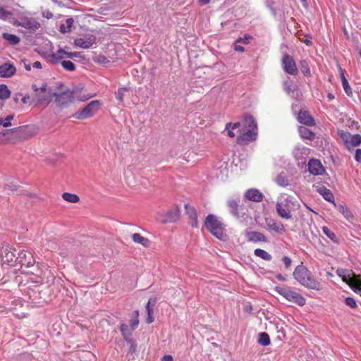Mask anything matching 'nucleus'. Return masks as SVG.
<instances>
[{
	"label": "nucleus",
	"mask_w": 361,
	"mask_h": 361,
	"mask_svg": "<svg viewBox=\"0 0 361 361\" xmlns=\"http://www.w3.org/2000/svg\"><path fill=\"white\" fill-rule=\"evenodd\" d=\"M238 129L239 135L237 136L236 142L240 145H247L256 140L257 136V126L255 119L251 115H245L243 122L241 125L240 122L227 123L225 126V130L229 137L233 138L236 134L234 130Z\"/></svg>",
	"instance_id": "obj_1"
},
{
	"label": "nucleus",
	"mask_w": 361,
	"mask_h": 361,
	"mask_svg": "<svg viewBox=\"0 0 361 361\" xmlns=\"http://www.w3.org/2000/svg\"><path fill=\"white\" fill-rule=\"evenodd\" d=\"M206 228L214 236L220 240L226 237L225 225L213 214H209L204 221Z\"/></svg>",
	"instance_id": "obj_2"
},
{
	"label": "nucleus",
	"mask_w": 361,
	"mask_h": 361,
	"mask_svg": "<svg viewBox=\"0 0 361 361\" xmlns=\"http://www.w3.org/2000/svg\"><path fill=\"white\" fill-rule=\"evenodd\" d=\"M336 274L343 281L348 284L354 290H361V277L354 274L350 269H338Z\"/></svg>",
	"instance_id": "obj_3"
},
{
	"label": "nucleus",
	"mask_w": 361,
	"mask_h": 361,
	"mask_svg": "<svg viewBox=\"0 0 361 361\" xmlns=\"http://www.w3.org/2000/svg\"><path fill=\"white\" fill-rule=\"evenodd\" d=\"M294 278L302 286L314 288L315 281L314 278L311 276L309 270L303 266H298L294 272Z\"/></svg>",
	"instance_id": "obj_4"
},
{
	"label": "nucleus",
	"mask_w": 361,
	"mask_h": 361,
	"mask_svg": "<svg viewBox=\"0 0 361 361\" xmlns=\"http://www.w3.org/2000/svg\"><path fill=\"white\" fill-rule=\"evenodd\" d=\"M101 102L99 100H93L88 103L82 109L76 111L73 117L78 120H85L92 117L99 109Z\"/></svg>",
	"instance_id": "obj_5"
},
{
	"label": "nucleus",
	"mask_w": 361,
	"mask_h": 361,
	"mask_svg": "<svg viewBox=\"0 0 361 361\" xmlns=\"http://www.w3.org/2000/svg\"><path fill=\"white\" fill-rule=\"evenodd\" d=\"M32 90L35 92V97L39 104H48L54 97L52 94L54 92L51 89H47V84H43L40 87L33 85Z\"/></svg>",
	"instance_id": "obj_6"
},
{
	"label": "nucleus",
	"mask_w": 361,
	"mask_h": 361,
	"mask_svg": "<svg viewBox=\"0 0 361 361\" xmlns=\"http://www.w3.org/2000/svg\"><path fill=\"white\" fill-rule=\"evenodd\" d=\"M276 290L283 298L290 302L300 306L305 304V299L300 294L288 287H276Z\"/></svg>",
	"instance_id": "obj_7"
},
{
	"label": "nucleus",
	"mask_w": 361,
	"mask_h": 361,
	"mask_svg": "<svg viewBox=\"0 0 361 361\" xmlns=\"http://www.w3.org/2000/svg\"><path fill=\"white\" fill-rule=\"evenodd\" d=\"M276 290L283 298L290 302L300 306L305 304V299L300 294L288 287H276Z\"/></svg>",
	"instance_id": "obj_8"
},
{
	"label": "nucleus",
	"mask_w": 361,
	"mask_h": 361,
	"mask_svg": "<svg viewBox=\"0 0 361 361\" xmlns=\"http://www.w3.org/2000/svg\"><path fill=\"white\" fill-rule=\"evenodd\" d=\"M52 94L55 97L56 105L61 109L67 108L75 102L73 92L70 89H66L59 92H54Z\"/></svg>",
	"instance_id": "obj_9"
},
{
	"label": "nucleus",
	"mask_w": 361,
	"mask_h": 361,
	"mask_svg": "<svg viewBox=\"0 0 361 361\" xmlns=\"http://www.w3.org/2000/svg\"><path fill=\"white\" fill-rule=\"evenodd\" d=\"M338 134L343 142L346 148L351 151L354 147L361 144V135L359 134L352 135L344 130H338Z\"/></svg>",
	"instance_id": "obj_10"
},
{
	"label": "nucleus",
	"mask_w": 361,
	"mask_h": 361,
	"mask_svg": "<svg viewBox=\"0 0 361 361\" xmlns=\"http://www.w3.org/2000/svg\"><path fill=\"white\" fill-rule=\"evenodd\" d=\"M16 249L6 243L0 244V257L4 264H12L17 260Z\"/></svg>",
	"instance_id": "obj_11"
},
{
	"label": "nucleus",
	"mask_w": 361,
	"mask_h": 361,
	"mask_svg": "<svg viewBox=\"0 0 361 361\" xmlns=\"http://www.w3.org/2000/svg\"><path fill=\"white\" fill-rule=\"evenodd\" d=\"M227 204L231 213L236 218L243 217L248 212L247 208L240 200H229Z\"/></svg>",
	"instance_id": "obj_12"
},
{
	"label": "nucleus",
	"mask_w": 361,
	"mask_h": 361,
	"mask_svg": "<svg viewBox=\"0 0 361 361\" xmlns=\"http://www.w3.org/2000/svg\"><path fill=\"white\" fill-rule=\"evenodd\" d=\"M12 23L16 26H20L25 27L26 29L36 30H37L40 25L39 23L33 18H30L27 16H23L20 18V19H13Z\"/></svg>",
	"instance_id": "obj_13"
},
{
	"label": "nucleus",
	"mask_w": 361,
	"mask_h": 361,
	"mask_svg": "<svg viewBox=\"0 0 361 361\" xmlns=\"http://www.w3.org/2000/svg\"><path fill=\"white\" fill-rule=\"evenodd\" d=\"M18 128L22 141L35 136L39 132V128L35 125H25L19 126Z\"/></svg>",
	"instance_id": "obj_14"
},
{
	"label": "nucleus",
	"mask_w": 361,
	"mask_h": 361,
	"mask_svg": "<svg viewBox=\"0 0 361 361\" xmlns=\"http://www.w3.org/2000/svg\"><path fill=\"white\" fill-rule=\"evenodd\" d=\"M0 136H3L5 139L13 143L21 142V137L20 136L19 128H14L11 129L4 130L0 133Z\"/></svg>",
	"instance_id": "obj_15"
},
{
	"label": "nucleus",
	"mask_w": 361,
	"mask_h": 361,
	"mask_svg": "<svg viewBox=\"0 0 361 361\" xmlns=\"http://www.w3.org/2000/svg\"><path fill=\"white\" fill-rule=\"evenodd\" d=\"M17 260H19L21 266H24L25 267H33L35 264V259L32 255L30 252L25 250H22L18 253Z\"/></svg>",
	"instance_id": "obj_16"
},
{
	"label": "nucleus",
	"mask_w": 361,
	"mask_h": 361,
	"mask_svg": "<svg viewBox=\"0 0 361 361\" xmlns=\"http://www.w3.org/2000/svg\"><path fill=\"white\" fill-rule=\"evenodd\" d=\"M180 216V209L178 206H174L169 209L162 220V222L166 223H173L177 221Z\"/></svg>",
	"instance_id": "obj_17"
},
{
	"label": "nucleus",
	"mask_w": 361,
	"mask_h": 361,
	"mask_svg": "<svg viewBox=\"0 0 361 361\" xmlns=\"http://www.w3.org/2000/svg\"><path fill=\"white\" fill-rule=\"evenodd\" d=\"M283 66L285 71L290 75H295L298 73L295 62L293 57L286 54L283 57Z\"/></svg>",
	"instance_id": "obj_18"
},
{
	"label": "nucleus",
	"mask_w": 361,
	"mask_h": 361,
	"mask_svg": "<svg viewBox=\"0 0 361 361\" xmlns=\"http://www.w3.org/2000/svg\"><path fill=\"white\" fill-rule=\"evenodd\" d=\"M64 55L68 58H73L77 56L75 52H68L60 49L56 53H52L49 56V61L52 63H59L60 61L64 58Z\"/></svg>",
	"instance_id": "obj_19"
},
{
	"label": "nucleus",
	"mask_w": 361,
	"mask_h": 361,
	"mask_svg": "<svg viewBox=\"0 0 361 361\" xmlns=\"http://www.w3.org/2000/svg\"><path fill=\"white\" fill-rule=\"evenodd\" d=\"M185 214L188 216L190 220L189 223L193 228L198 227L197 214L195 208L190 206L189 204H185L184 205Z\"/></svg>",
	"instance_id": "obj_20"
},
{
	"label": "nucleus",
	"mask_w": 361,
	"mask_h": 361,
	"mask_svg": "<svg viewBox=\"0 0 361 361\" xmlns=\"http://www.w3.org/2000/svg\"><path fill=\"white\" fill-rule=\"evenodd\" d=\"M298 120L300 123H302L306 126H314V119L310 115V114L306 110H300L298 116Z\"/></svg>",
	"instance_id": "obj_21"
},
{
	"label": "nucleus",
	"mask_w": 361,
	"mask_h": 361,
	"mask_svg": "<svg viewBox=\"0 0 361 361\" xmlns=\"http://www.w3.org/2000/svg\"><path fill=\"white\" fill-rule=\"evenodd\" d=\"M266 223H267V227L270 230H271L277 233L282 234V233H285V231H286L285 227L283 225V224H281V222L276 221L274 219H267Z\"/></svg>",
	"instance_id": "obj_22"
},
{
	"label": "nucleus",
	"mask_w": 361,
	"mask_h": 361,
	"mask_svg": "<svg viewBox=\"0 0 361 361\" xmlns=\"http://www.w3.org/2000/svg\"><path fill=\"white\" fill-rule=\"evenodd\" d=\"M96 37L93 35L90 36L87 38H78L75 39V44L83 49H88L94 44Z\"/></svg>",
	"instance_id": "obj_23"
},
{
	"label": "nucleus",
	"mask_w": 361,
	"mask_h": 361,
	"mask_svg": "<svg viewBox=\"0 0 361 361\" xmlns=\"http://www.w3.org/2000/svg\"><path fill=\"white\" fill-rule=\"evenodd\" d=\"M16 67L8 63H5L0 66V77L9 78L15 74Z\"/></svg>",
	"instance_id": "obj_24"
},
{
	"label": "nucleus",
	"mask_w": 361,
	"mask_h": 361,
	"mask_svg": "<svg viewBox=\"0 0 361 361\" xmlns=\"http://www.w3.org/2000/svg\"><path fill=\"white\" fill-rule=\"evenodd\" d=\"M245 197L248 200L256 202H259L263 199L262 193L257 189L247 190L245 193Z\"/></svg>",
	"instance_id": "obj_25"
},
{
	"label": "nucleus",
	"mask_w": 361,
	"mask_h": 361,
	"mask_svg": "<svg viewBox=\"0 0 361 361\" xmlns=\"http://www.w3.org/2000/svg\"><path fill=\"white\" fill-rule=\"evenodd\" d=\"M317 192H319L325 200L331 202L334 206H336L334 202V196L330 190L327 189L324 186H322L317 188Z\"/></svg>",
	"instance_id": "obj_26"
},
{
	"label": "nucleus",
	"mask_w": 361,
	"mask_h": 361,
	"mask_svg": "<svg viewBox=\"0 0 361 361\" xmlns=\"http://www.w3.org/2000/svg\"><path fill=\"white\" fill-rule=\"evenodd\" d=\"M276 210H277L278 214L281 218L288 219L291 217L290 212L288 209V204H286L277 203Z\"/></svg>",
	"instance_id": "obj_27"
},
{
	"label": "nucleus",
	"mask_w": 361,
	"mask_h": 361,
	"mask_svg": "<svg viewBox=\"0 0 361 361\" xmlns=\"http://www.w3.org/2000/svg\"><path fill=\"white\" fill-rule=\"evenodd\" d=\"M247 237L249 241L257 243V242H267V239L266 236L257 231H251L247 233Z\"/></svg>",
	"instance_id": "obj_28"
},
{
	"label": "nucleus",
	"mask_w": 361,
	"mask_h": 361,
	"mask_svg": "<svg viewBox=\"0 0 361 361\" xmlns=\"http://www.w3.org/2000/svg\"><path fill=\"white\" fill-rule=\"evenodd\" d=\"M2 38L6 40L8 44L11 46L17 45L20 43V39L16 35L4 32L2 34Z\"/></svg>",
	"instance_id": "obj_29"
},
{
	"label": "nucleus",
	"mask_w": 361,
	"mask_h": 361,
	"mask_svg": "<svg viewBox=\"0 0 361 361\" xmlns=\"http://www.w3.org/2000/svg\"><path fill=\"white\" fill-rule=\"evenodd\" d=\"M298 130L303 139L312 140L315 137V133L305 126H300Z\"/></svg>",
	"instance_id": "obj_30"
},
{
	"label": "nucleus",
	"mask_w": 361,
	"mask_h": 361,
	"mask_svg": "<svg viewBox=\"0 0 361 361\" xmlns=\"http://www.w3.org/2000/svg\"><path fill=\"white\" fill-rule=\"evenodd\" d=\"M132 239L134 243L140 244L145 247H148L150 244V241L147 238L143 237L140 233H135L132 235Z\"/></svg>",
	"instance_id": "obj_31"
},
{
	"label": "nucleus",
	"mask_w": 361,
	"mask_h": 361,
	"mask_svg": "<svg viewBox=\"0 0 361 361\" xmlns=\"http://www.w3.org/2000/svg\"><path fill=\"white\" fill-rule=\"evenodd\" d=\"M62 198L71 203H78L80 201V197L78 195L67 192L62 194Z\"/></svg>",
	"instance_id": "obj_32"
},
{
	"label": "nucleus",
	"mask_w": 361,
	"mask_h": 361,
	"mask_svg": "<svg viewBox=\"0 0 361 361\" xmlns=\"http://www.w3.org/2000/svg\"><path fill=\"white\" fill-rule=\"evenodd\" d=\"M276 183L281 187H286L289 185L288 179L283 173H281L277 176Z\"/></svg>",
	"instance_id": "obj_33"
},
{
	"label": "nucleus",
	"mask_w": 361,
	"mask_h": 361,
	"mask_svg": "<svg viewBox=\"0 0 361 361\" xmlns=\"http://www.w3.org/2000/svg\"><path fill=\"white\" fill-rule=\"evenodd\" d=\"M11 96V92L8 87L4 84L0 85V99L6 100Z\"/></svg>",
	"instance_id": "obj_34"
},
{
	"label": "nucleus",
	"mask_w": 361,
	"mask_h": 361,
	"mask_svg": "<svg viewBox=\"0 0 361 361\" xmlns=\"http://www.w3.org/2000/svg\"><path fill=\"white\" fill-rule=\"evenodd\" d=\"M254 253L255 255H256L257 257H261L262 259L267 261H270L272 259L271 255L270 254H269L265 250L259 248L256 249Z\"/></svg>",
	"instance_id": "obj_35"
},
{
	"label": "nucleus",
	"mask_w": 361,
	"mask_h": 361,
	"mask_svg": "<svg viewBox=\"0 0 361 361\" xmlns=\"http://www.w3.org/2000/svg\"><path fill=\"white\" fill-rule=\"evenodd\" d=\"M258 342L262 346H267L270 344V338L268 334L265 332L259 334Z\"/></svg>",
	"instance_id": "obj_36"
},
{
	"label": "nucleus",
	"mask_w": 361,
	"mask_h": 361,
	"mask_svg": "<svg viewBox=\"0 0 361 361\" xmlns=\"http://www.w3.org/2000/svg\"><path fill=\"white\" fill-rule=\"evenodd\" d=\"M298 38L301 42L305 44L307 46H311L312 44V37L310 35L298 33Z\"/></svg>",
	"instance_id": "obj_37"
},
{
	"label": "nucleus",
	"mask_w": 361,
	"mask_h": 361,
	"mask_svg": "<svg viewBox=\"0 0 361 361\" xmlns=\"http://www.w3.org/2000/svg\"><path fill=\"white\" fill-rule=\"evenodd\" d=\"M138 317H139V311L138 310H135L134 312H133V319L130 320V326L132 330H135L138 324H139V319H138Z\"/></svg>",
	"instance_id": "obj_38"
},
{
	"label": "nucleus",
	"mask_w": 361,
	"mask_h": 361,
	"mask_svg": "<svg viewBox=\"0 0 361 361\" xmlns=\"http://www.w3.org/2000/svg\"><path fill=\"white\" fill-rule=\"evenodd\" d=\"M338 210L347 219H350L353 217L352 212L345 205H339Z\"/></svg>",
	"instance_id": "obj_39"
},
{
	"label": "nucleus",
	"mask_w": 361,
	"mask_h": 361,
	"mask_svg": "<svg viewBox=\"0 0 361 361\" xmlns=\"http://www.w3.org/2000/svg\"><path fill=\"white\" fill-rule=\"evenodd\" d=\"M62 67L68 71H73L75 70V65L71 61H60Z\"/></svg>",
	"instance_id": "obj_40"
},
{
	"label": "nucleus",
	"mask_w": 361,
	"mask_h": 361,
	"mask_svg": "<svg viewBox=\"0 0 361 361\" xmlns=\"http://www.w3.org/2000/svg\"><path fill=\"white\" fill-rule=\"evenodd\" d=\"M300 69L302 72L307 76H310L311 75L309 62L307 60H302L300 62Z\"/></svg>",
	"instance_id": "obj_41"
},
{
	"label": "nucleus",
	"mask_w": 361,
	"mask_h": 361,
	"mask_svg": "<svg viewBox=\"0 0 361 361\" xmlns=\"http://www.w3.org/2000/svg\"><path fill=\"white\" fill-rule=\"evenodd\" d=\"M93 61L101 65H106L110 62V60H109L107 57L101 54L95 56L93 58Z\"/></svg>",
	"instance_id": "obj_42"
},
{
	"label": "nucleus",
	"mask_w": 361,
	"mask_h": 361,
	"mask_svg": "<svg viewBox=\"0 0 361 361\" xmlns=\"http://www.w3.org/2000/svg\"><path fill=\"white\" fill-rule=\"evenodd\" d=\"M129 89L128 87H121L118 88V90L115 92L116 99L121 102H123L124 92L128 91Z\"/></svg>",
	"instance_id": "obj_43"
},
{
	"label": "nucleus",
	"mask_w": 361,
	"mask_h": 361,
	"mask_svg": "<svg viewBox=\"0 0 361 361\" xmlns=\"http://www.w3.org/2000/svg\"><path fill=\"white\" fill-rule=\"evenodd\" d=\"M12 16V13L5 10L4 8L0 7V18L6 20Z\"/></svg>",
	"instance_id": "obj_44"
},
{
	"label": "nucleus",
	"mask_w": 361,
	"mask_h": 361,
	"mask_svg": "<svg viewBox=\"0 0 361 361\" xmlns=\"http://www.w3.org/2000/svg\"><path fill=\"white\" fill-rule=\"evenodd\" d=\"M308 171L312 175H316V159H312L308 163Z\"/></svg>",
	"instance_id": "obj_45"
},
{
	"label": "nucleus",
	"mask_w": 361,
	"mask_h": 361,
	"mask_svg": "<svg viewBox=\"0 0 361 361\" xmlns=\"http://www.w3.org/2000/svg\"><path fill=\"white\" fill-rule=\"evenodd\" d=\"M13 118V116L11 115L7 116L4 119L0 118V125L4 127H8L11 126V121Z\"/></svg>",
	"instance_id": "obj_46"
},
{
	"label": "nucleus",
	"mask_w": 361,
	"mask_h": 361,
	"mask_svg": "<svg viewBox=\"0 0 361 361\" xmlns=\"http://www.w3.org/2000/svg\"><path fill=\"white\" fill-rule=\"evenodd\" d=\"M252 39V37L250 35L245 34L243 37H239L236 40V43L241 42L244 44H248L250 43V39Z\"/></svg>",
	"instance_id": "obj_47"
},
{
	"label": "nucleus",
	"mask_w": 361,
	"mask_h": 361,
	"mask_svg": "<svg viewBox=\"0 0 361 361\" xmlns=\"http://www.w3.org/2000/svg\"><path fill=\"white\" fill-rule=\"evenodd\" d=\"M343 88L348 96H353L352 89L348 82V80H343L342 82Z\"/></svg>",
	"instance_id": "obj_48"
},
{
	"label": "nucleus",
	"mask_w": 361,
	"mask_h": 361,
	"mask_svg": "<svg viewBox=\"0 0 361 361\" xmlns=\"http://www.w3.org/2000/svg\"><path fill=\"white\" fill-rule=\"evenodd\" d=\"M324 233L332 240H335L336 235L333 231H331L327 226H323L322 228Z\"/></svg>",
	"instance_id": "obj_49"
},
{
	"label": "nucleus",
	"mask_w": 361,
	"mask_h": 361,
	"mask_svg": "<svg viewBox=\"0 0 361 361\" xmlns=\"http://www.w3.org/2000/svg\"><path fill=\"white\" fill-rule=\"evenodd\" d=\"M345 303L351 308H355L357 307L356 301L350 297L345 298Z\"/></svg>",
	"instance_id": "obj_50"
},
{
	"label": "nucleus",
	"mask_w": 361,
	"mask_h": 361,
	"mask_svg": "<svg viewBox=\"0 0 361 361\" xmlns=\"http://www.w3.org/2000/svg\"><path fill=\"white\" fill-rule=\"evenodd\" d=\"M325 171V168L323 166L322 162L317 159V176L324 174Z\"/></svg>",
	"instance_id": "obj_51"
},
{
	"label": "nucleus",
	"mask_w": 361,
	"mask_h": 361,
	"mask_svg": "<svg viewBox=\"0 0 361 361\" xmlns=\"http://www.w3.org/2000/svg\"><path fill=\"white\" fill-rule=\"evenodd\" d=\"M119 329H120L121 332V333H122V334L123 335V336H125V337H126L127 335H128V336H129V335H130V334H129V333H128V334H127V331H128V326L126 324H121V326H120V328H119Z\"/></svg>",
	"instance_id": "obj_52"
},
{
	"label": "nucleus",
	"mask_w": 361,
	"mask_h": 361,
	"mask_svg": "<svg viewBox=\"0 0 361 361\" xmlns=\"http://www.w3.org/2000/svg\"><path fill=\"white\" fill-rule=\"evenodd\" d=\"M152 314H153V310H149V312H147V319H146V322L147 324H152L154 319L152 316Z\"/></svg>",
	"instance_id": "obj_53"
},
{
	"label": "nucleus",
	"mask_w": 361,
	"mask_h": 361,
	"mask_svg": "<svg viewBox=\"0 0 361 361\" xmlns=\"http://www.w3.org/2000/svg\"><path fill=\"white\" fill-rule=\"evenodd\" d=\"M282 260L284 263L285 267L286 269L289 268L291 264V259L288 257L285 256L283 257Z\"/></svg>",
	"instance_id": "obj_54"
},
{
	"label": "nucleus",
	"mask_w": 361,
	"mask_h": 361,
	"mask_svg": "<svg viewBox=\"0 0 361 361\" xmlns=\"http://www.w3.org/2000/svg\"><path fill=\"white\" fill-rule=\"evenodd\" d=\"M355 159L356 161L361 163V149H357L355 151Z\"/></svg>",
	"instance_id": "obj_55"
},
{
	"label": "nucleus",
	"mask_w": 361,
	"mask_h": 361,
	"mask_svg": "<svg viewBox=\"0 0 361 361\" xmlns=\"http://www.w3.org/2000/svg\"><path fill=\"white\" fill-rule=\"evenodd\" d=\"M73 22H74L73 19L71 18H69L66 20V25L68 27V31L71 30V27H72Z\"/></svg>",
	"instance_id": "obj_56"
},
{
	"label": "nucleus",
	"mask_w": 361,
	"mask_h": 361,
	"mask_svg": "<svg viewBox=\"0 0 361 361\" xmlns=\"http://www.w3.org/2000/svg\"><path fill=\"white\" fill-rule=\"evenodd\" d=\"M155 302H156V300H155V299L152 300V299L151 298V299H149V300H148V302H147V305H146V310H147V312H149V310H153L150 307V304H151V303H153V305H154V304L155 303Z\"/></svg>",
	"instance_id": "obj_57"
},
{
	"label": "nucleus",
	"mask_w": 361,
	"mask_h": 361,
	"mask_svg": "<svg viewBox=\"0 0 361 361\" xmlns=\"http://www.w3.org/2000/svg\"><path fill=\"white\" fill-rule=\"evenodd\" d=\"M233 49L235 51H238V52H244L245 51L244 47L242 46H240V45H237L236 43L234 44Z\"/></svg>",
	"instance_id": "obj_58"
},
{
	"label": "nucleus",
	"mask_w": 361,
	"mask_h": 361,
	"mask_svg": "<svg viewBox=\"0 0 361 361\" xmlns=\"http://www.w3.org/2000/svg\"><path fill=\"white\" fill-rule=\"evenodd\" d=\"M161 361H173V358L171 355H166L161 358Z\"/></svg>",
	"instance_id": "obj_59"
},
{
	"label": "nucleus",
	"mask_w": 361,
	"mask_h": 361,
	"mask_svg": "<svg viewBox=\"0 0 361 361\" xmlns=\"http://www.w3.org/2000/svg\"><path fill=\"white\" fill-rule=\"evenodd\" d=\"M339 73H340V76H341V82H343V80H347V79L345 78V75H344V73H343V69L341 68V67L339 66Z\"/></svg>",
	"instance_id": "obj_60"
},
{
	"label": "nucleus",
	"mask_w": 361,
	"mask_h": 361,
	"mask_svg": "<svg viewBox=\"0 0 361 361\" xmlns=\"http://www.w3.org/2000/svg\"><path fill=\"white\" fill-rule=\"evenodd\" d=\"M32 67L37 69H41L42 68L41 62L38 61L33 63Z\"/></svg>",
	"instance_id": "obj_61"
},
{
	"label": "nucleus",
	"mask_w": 361,
	"mask_h": 361,
	"mask_svg": "<svg viewBox=\"0 0 361 361\" xmlns=\"http://www.w3.org/2000/svg\"><path fill=\"white\" fill-rule=\"evenodd\" d=\"M198 2L201 5H206L210 2V0H198Z\"/></svg>",
	"instance_id": "obj_62"
},
{
	"label": "nucleus",
	"mask_w": 361,
	"mask_h": 361,
	"mask_svg": "<svg viewBox=\"0 0 361 361\" xmlns=\"http://www.w3.org/2000/svg\"><path fill=\"white\" fill-rule=\"evenodd\" d=\"M284 88L287 92H290L291 90L289 86L288 85V82H284Z\"/></svg>",
	"instance_id": "obj_63"
},
{
	"label": "nucleus",
	"mask_w": 361,
	"mask_h": 361,
	"mask_svg": "<svg viewBox=\"0 0 361 361\" xmlns=\"http://www.w3.org/2000/svg\"><path fill=\"white\" fill-rule=\"evenodd\" d=\"M60 31L61 32H68V30H66L65 28V25H61V27H60Z\"/></svg>",
	"instance_id": "obj_64"
}]
</instances>
